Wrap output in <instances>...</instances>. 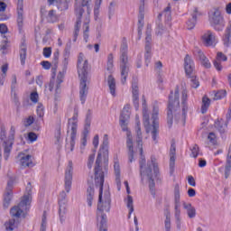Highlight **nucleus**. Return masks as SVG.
<instances>
[{"mask_svg":"<svg viewBox=\"0 0 231 231\" xmlns=\"http://www.w3.org/2000/svg\"><path fill=\"white\" fill-rule=\"evenodd\" d=\"M136 118L135 133H136V143L140 151L141 159L139 161L140 165V177L141 181L143 183V179L146 177L149 181V189L152 196H156V183L154 182V178L159 180L160 169L158 168V163H156V159L154 157L151 158V161H145V156L143 155V136L142 135V128L140 127V118L138 116Z\"/></svg>","mask_w":231,"mask_h":231,"instance_id":"f257e3e1","label":"nucleus"},{"mask_svg":"<svg viewBox=\"0 0 231 231\" xmlns=\"http://www.w3.org/2000/svg\"><path fill=\"white\" fill-rule=\"evenodd\" d=\"M187 90H182L181 97V106H182V114L178 113L180 111V89L178 87L175 88L174 97H172V91L171 92V96L169 97V104H168V112H167V124L169 127H172V120L175 122H180L181 120L185 123L187 119V113L189 111V106L187 105ZM172 113H175L172 115Z\"/></svg>","mask_w":231,"mask_h":231,"instance_id":"f03ea898","label":"nucleus"},{"mask_svg":"<svg viewBox=\"0 0 231 231\" xmlns=\"http://www.w3.org/2000/svg\"><path fill=\"white\" fill-rule=\"evenodd\" d=\"M89 63L84 60V53L80 52L78 57V75L79 79V100L81 104H86L89 87H88V69Z\"/></svg>","mask_w":231,"mask_h":231,"instance_id":"7ed1b4c3","label":"nucleus"},{"mask_svg":"<svg viewBox=\"0 0 231 231\" xmlns=\"http://www.w3.org/2000/svg\"><path fill=\"white\" fill-rule=\"evenodd\" d=\"M109 151V139L107 138V134H105L103 139V143L97 154L96 160V166H95V183L96 187H99V201H102V194L104 192V171H102V167L100 163H102V154L106 156L108 154Z\"/></svg>","mask_w":231,"mask_h":231,"instance_id":"20e7f679","label":"nucleus"},{"mask_svg":"<svg viewBox=\"0 0 231 231\" xmlns=\"http://www.w3.org/2000/svg\"><path fill=\"white\" fill-rule=\"evenodd\" d=\"M142 102L143 120V125L146 129V133H151L153 142H155V143H158V129H160V124L158 123V107L153 106V113L152 115V125L149 117V111L147 110V101L145 100V96L142 97Z\"/></svg>","mask_w":231,"mask_h":231,"instance_id":"39448f33","label":"nucleus"},{"mask_svg":"<svg viewBox=\"0 0 231 231\" xmlns=\"http://www.w3.org/2000/svg\"><path fill=\"white\" fill-rule=\"evenodd\" d=\"M129 118H131V112H129V105L125 106L123 108L120 117L119 124L122 128V131L127 132L126 136V145L128 147V160L129 163H133V160H134V150L133 147V135L131 132L128 131L127 125L129 124Z\"/></svg>","mask_w":231,"mask_h":231,"instance_id":"423d86ee","label":"nucleus"},{"mask_svg":"<svg viewBox=\"0 0 231 231\" xmlns=\"http://www.w3.org/2000/svg\"><path fill=\"white\" fill-rule=\"evenodd\" d=\"M32 182H28L25 188V194L22 198V200L17 206H14L11 208L10 214L12 217H26L25 212L30 210V203H32Z\"/></svg>","mask_w":231,"mask_h":231,"instance_id":"0eeeda50","label":"nucleus"},{"mask_svg":"<svg viewBox=\"0 0 231 231\" xmlns=\"http://www.w3.org/2000/svg\"><path fill=\"white\" fill-rule=\"evenodd\" d=\"M111 208V198H109V192L105 193V201H100L98 198L97 219L99 231H107V215L104 212H109Z\"/></svg>","mask_w":231,"mask_h":231,"instance_id":"6e6552de","label":"nucleus"},{"mask_svg":"<svg viewBox=\"0 0 231 231\" xmlns=\"http://www.w3.org/2000/svg\"><path fill=\"white\" fill-rule=\"evenodd\" d=\"M127 39L123 38L120 47V71L122 84H125L129 75V57L127 56Z\"/></svg>","mask_w":231,"mask_h":231,"instance_id":"1a4fd4ad","label":"nucleus"},{"mask_svg":"<svg viewBox=\"0 0 231 231\" xmlns=\"http://www.w3.org/2000/svg\"><path fill=\"white\" fill-rule=\"evenodd\" d=\"M208 21L210 26H212L216 32H223V30H225V17H223L219 7L213 8L208 13Z\"/></svg>","mask_w":231,"mask_h":231,"instance_id":"9d476101","label":"nucleus"},{"mask_svg":"<svg viewBox=\"0 0 231 231\" xmlns=\"http://www.w3.org/2000/svg\"><path fill=\"white\" fill-rule=\"evenodd\" d=\"M184 69L187 77L190 79V86L197 89L199 88V81L198 80L197 77L193 74L194 73V60L189 54H187L184 58Z\"/></svg>","mask_w":231,"mask_h":231,"instance_id":"9b49d317","label":"nucleus"},{"mask_svg":"<svg viewBox=\"0 0 231 231\" xmlns=\"http://www.w3.org/2000/svg\"><path fill=\"white\" fill-rule=\"evenodd\" d=\"M79 120V112L75 110L74 115L72 118L69 119L68 127H70L71 134H70V152H73V150L75 149V140L77 138V128L79 127V125L77 124Z\"/></svg>","mask_w":231,"mask_h":231,"instance_id":"f8f14e48","label":"nucleus"},{"mask_svg":"<svg viewBox=\"0 0 231 231\" xmlns=\"http://www.w3.org/2000/svg\"><path fill=\"white\" fill-rule=\"evenodd\" d=\"M93 113L91 112V109H88L86 116L85 120V125H84V131H83V137L81 139V146L80 149H84L86 145L88 144V134H89V131L91 129V116Z\"/></svg>","mask_w":231,"mask_h":231,"instance_id":"ddd939ff","label":"nucleus"},{"mask_svg":"<svg viewBox=\"0 0 231 231\" xmlns=\"http://www.w3.org/2000/svg\"><path fill=\"white\" fill-rule=\"evenodd\" d=\"M14 136H15V127L11 126L8 141H5L2 144L4 147L5 160H8V158H10V152H12V147L14 145Z\"/></svg>","mask_w":231,"mask_h":231,"instance_id":"4468645a","label":"nucleus"},{"mask_svg":"<svg viewBox=\"0 0 231 231\" xmlns=\"http://www.w3.org/2000/svg\"><path fill=\"white\" fill-rule=\"evenodd\" d=\"M66 191H61L59 196V214H60V223H64L66 221V207L68 205V199H66Z\"/></svg>","mask_w":231,"mask_h":231,"instance_id":"2eb2a0df","label":"nucleus"},{"mask_svg":"<svg viewBox=\"0 0 231 231\" xmlns=\"http://www.w3.org/2000/svg\"><path fill=\"white\" fill-rule=\"evenodd\" d=\"M73 181V162L69 161L65 171V190L69 193L71 190V183Z\"/></svg>","mask_w":231,"mask_h":231,"instance_id":"dca6fc26","label":"nucleus"},{"mask_svg":"<svg viewBox=\"0 0 231 231\" xmlns=\"http://www.w3.org/2000/svg\"><path fill=\"white\" fill-rule=\"evenodd\" d=\"M24 0H17V26L19 32H23V26L24 25Z\"/></svg>","mask_w":231,"mask_h":231,"instance_id":"f3484780","label":"nucleus"},{"mask_svg":"<svg viewBox=\"0 0 231 231\" xmlns=\"http://www.w3.org/2000/svg\"><path fill=\"white\" fill-rule=\"evenodd\" d=\"M13 189L14 180H9L7 182L6 191L4 194V208H8L10 203H12V198L14 197V193L12 192Z\"/></svg>","mask_w":231,"mask_h":231,"instance_id":"a211bd4d","label":"nucleus"},{"mask_svg":"<svg viewBox=\"0 0 231 231\" xmlns=\"http://www.w3.org/2000/svg\"><path fill=\"white\" fill-rule=\"evenodd\" d=\"M76 14H77V22L75 24L73 42H77V39L79 37V32H80V25L82 24V16L84 15V14H86V10L82 8H78L76 10Z\"/></svg>","mask_w":231,"mask_h":231,"instance_id":"6ab92c4d","label":"nucleus"},{"mask_svg":"<svg viewBox=\"0 0 231 231\" xmlns=\"http://www.w3.org/2000/svg\"><path fill=\"white\" fill-rule=\"evenodd\" d=\"M194 55L199 60L201 66L206 68L207 69H209V68H212V64L210 63V60H208V58L205 56V53L202 52L200 49H195Z\"/></svg>","mask_w":231,"mask_h":231,"instance_id":"aec40b11","label":"nucleus"},{"mask_svg":"<svg viewBox=\"0 0 231 231\" xmlns=\"http://www.w3.org/2000/svg\"><path fill=\"white\" fill-rule=\"evenodd\" d=\"M201 40L204 46H214L216 44V34L212 31L208 30L201 36Z\"/></svg>","mask_w":231,"mask_h":231,"instance_id":"412c9836","label":"nucleus"},{"mask_svg":"<svg viewBox=\"0 0 231 231\" xmlns=\"http://www.w3.org/2000/svg\"><path fill=\"white\" fill-rule=\"evenodd\" d=\"M132 95H133V104L135 107V111H138V107H140V91L138 89V83H132Z\"/></svg>","mask_w":231,"mask_h":231,"instance_id":"4be33fe9","label":"nucleus"},{"mask_svg":"<svg viewBox=\"0 0 231 231\" xmlns=\"http://www.w3.org/2000/svg\"><path fill=\"white\" fill-rule=\"evenodd\" d=\"M71 51V40H69V42L66 44L65 49H64V53H63V57L64 60L62 61L63 64V70L61 73H66L67 69H68V64H69V51Z\"/></svg>","mask_w":231,"mask_h":231,"instance_id":"5701e85b","label":"nucleus"},{"mask_svg":"<svg viewBox=\"0 0 231 231\" xmlns=\"http://www.w3.org/2000/svg\"><path fill=\"white\" fill-rule=\"evenodd\" d=\"M15 89H17V77L13 76V80L11 84V94L13 95V102L16 106V107H19L21 106V102L19 101V97L17 96V92H15Z\"/></svg>","mask_w":231,"mask_h":231,"instance_id":"b1692460","label":"nucleus"},{"mask_svg":"<svg viewBox=\"0 0 231 231\" xmlns=\"http://www.w3.org/2000/svg\"><path fill=\"white\" fill-rule=\"evenodd\" d=\"M20 163L22 167H33V162L32 161V155L21 152L18 154Z\"/></svg>","mask_w":231,"mask_h":231,"instance_id":"393cba45","label":"nucleus"},{"mask_svg":"<svg viewBox=\"0 0 231 231\" xmlns=\"http://www.w3.org/2000/svg\"><path fill=\"white\" fill-rule=\"evenodd\" d=\"M221 60H223V62H226L228 60V58L226 57V55L223 54V52H217V59L213 61V66L217 71H221V69H223Z\"/></svg>","mask_w":231,"mask_h":231,"instance_id":"a878e982","label":"nucleus"},{"mask_svg":"<svg viewBox=\"0 0 231 231\" xmlns=\"http://www.w3.org/2000/svg\"><path fill=\"white\" fill-rule=\"evenodd\" d=\"M114 171L116 175V183L117 185L118 190H120V187H122V181L120 180V163L118 162L117 157L114 159Z\"/></svg>","mask_w":231,"mask_h":231,"instance_id":"bb28decb","label":"nucleus"},{"mask_svg":"<svg viewBox=\"0 0 231 231\" xmlns=\"http://www.w3.org/2000/svg\"><path fill=\"white\" fill-rule=\"evenodd\" d=\"M87 203L88 207H93V199H95V188L93 187V183L88 182V187L87 189Z\"/></svg>","mask_w":231,"mask_h":231,"instance_id":"cd10ccee","label":"nucleus"},{"mask_svg":"<svg viewBox=\"0 0 231 231\" xmlns=\"http://www.w3.org/2000/svg\"><path fill=\"white\" fill-rule=\"evenodd\" d=\"M198 21V7H195L193 14H191V19L187 22L188 30H194L196 27V23Z\"/></svg>","mask_w":231,"mask_h":231,"instance_id":"c85d7f7f","label":"nucleus"},{"mask_svg":"<svg viewBox=\"0 0 231 231\" xmlns=\"http://www.w3.org/2000/svg\"><path fill=\"white\" fill-rule=\"evenodd\" d=\"M107 84L112 97H116V80L113 75L108 76Z\"/></svg>","mask_w":231,"mask_h":231,"instance_id":"c756f323","label":"nucleus"},{"mask_svg":"<svg viewBox=\"0 0 231 231\" xmlns=\"http://www.w3.org/2000/svg\"><path fill=\"white\" fill-rule=\"evenodd\" d=\"M89 14H88L84 20V32H83V39L86 42H88V39H89Z\"/></svg>","mask_w":231,"mask_h":231,"instance_id":"7c9ffc66","label":"nucleus"},{"mask_svg":"<svg viewBox=\"0 0 231 231\" xmlns=\"http://www.w3.org/2000/svg\"><path fill=\"white\" fill-rule=\"evenodd\" d=\"M145 19V0L140 1L138 23L144 22Z\"/></svg>","mask_w":231,"mask_h":231,"instance_id":"2f4dec72","label":"nucleus"},{"mask_svg":"<svg viewBox=\"0 0 231 231\" xmlns=\"http://www.w3.org/2000/svg\"><path fill=\"white\" fill-rule=\"evenodd\" d=\"M183 207L185 210H187L188 217L189 219H193V217H196V208L192 207V204L190 203H184Z\"/></svg>","mask_w":231,"mask_h":231,"instance_id":"473e14b6","label":"nucleus"},{"mask_svg":"<svg viewBox=\"0 0 231 231\" xmlns=\"http://www.w3.org/2000/svg\"><path fill=\"white\" fill-rule=\"evenodd\" d=\"M174 200H175V206L174 210H180V185L176 184L174 188Z\"/></svg>","mask_w":231,"mask_h":231,"instance_id":"72a5a7b5","label":"nucleus"},{"mask_svg":"<svg viewBox=\"0 0 231 231\" xmlns=\"http://www.w3.org/2000/svg\"><path fill=\"white\" fill-rule=\"evenodd\" d=\"M171 8V5H168V6L164 8L163 12L158 14L159 21H162V17H163V15L167 21H171V19H172Z\"/></svg>","mask_w":231,"mask_h":231,"instance_id":"f704fd0d","label":"nucleus"},{"mask_svg":"<svg viewBox=\"0 0 231 231\" xmlns=\"http://www.w3.org/2000/svg\"><path fill=\"white\" fill-rule=\"evenodd\" d=\"M89 3H91V0H82L81 5L76 8V16H77V10H79V8H82V10H84V8L87 7V11L85 13V19L87 15H88V19H90L89 15L91 14V9L89 8Z\"/></svg>","mask_w":231,"mask_h":231,"instance_id":"c9c22d12","label":"nucleus"},{"mask_svg":"<svg viewBox=\"0 0 231 231\" xmlns=\"http://www.w3.org/2000/svg\"><path fill=\"white\" fill-rule=\"evenodd\" d=\"M223 42L225 46H231V25L226 28Z\"/></svg>","mask_w":231,"mask_h":231,"instance_id":"e433bc0d","label":"nucleus"},{"mask_svg":"<svg viewBox=\"0 0 231 231\" xmlns=\"http://www.w3.org/2000/svg\"><path fill=\"white\" fill-rule=\"evenodd\" d=\"M26 44L23 42L21 44V49H20V60H21V64L22 66H24L26 64Z\"/></svg>","mask_w":231,"mask_h":231,"instance_id":"4c0bfd02","label":"nucleus"},{"mask_svg":"<svg viewBox=\"0 0 231 231\" xmlns=\"http://www.w3.org/2000/svg\"><path fill=\"white\" fill-rule=\"evenodd\" d=\"M208 107H210V98H208L207 96H204L202 97V106H201L202 115H205V113L208 111Z\"/></svg>","mask_w":231,"mask_h":231,"instance_id":"58836bf2","label":"nucleus"},{"mask_svg":"<svg viewBox=\"0 0 231 231\" xmlns=\"http://www.w3.org/2000/svg\"><path fill=\"white\" fill-rule=\"evenodd\" d=\"M152 28L151 27V24H148L146 27L145 32V46H151V41H152Z\"/></svg>","mask_w":231,"mask_h":231,"instance_id":"ea45409f","label":"nucleus"},{"mask_svg":"<svg viewBox=\"0 0 231 231\" xmlns=\"http://www.w3.org/2000/svg\"><path fill=\"white\" fill-rule=\"evenodd\" d=\"M126 207H127V208H129L128 219H131V214H133V212H134V200H133V197H131V195L127 196Z\"/></svg>","mask_w":231,"mask_h":231,"instance_id":"a19ab883","label":"nucleus"},{"mask_svg":"<svg viewBox=\"0 0 231 231\" xmlns=\"http://www.w3.org/2000/svg\"><path fill=\"white\" fill-rule=\"evenodd\" d=\"M144 50H145L144 59H145L146 66H149V62H151V57H152L151 51L152 50V47L149 45H145Z\"/></svg>","mask_w":231,"mask_h":231,"instance_id":"79ce46f5","label":"nucleus"},{"mask_svg":"<svg viewBox=\"0 0 231 231\" xmlns=\"http://www.w3.org/2000/svg\"><path fill=\"white\" fill-rule=\"evenodd\" d=\"M175 221L177 225L178 230H181V210L180 209H175Z\"/></svg>","mask_w":231,"mask_h":231,"instance_id":"37998d69","label":"nucleus"},{"mask_svg":"<svg viewBox=\"0 0 231 231\" xmlns=\"http://www.w3.org/2000/svg\"><path fill=\"white\" fill-rule=\"evenodd\" d=\"M115 57L113 56V53L108 54L107 56V62H106V69L111 73L113 71V68H115V65L113 64Z\"/></svg>","mask_w":231,"mask_h":231,"instance_id":"c03bdc74","label":"nucleus"},{"mask_svg":"<svg viewBox=\"0 0 231 231\" xmlns=\"http://www.w3.org/2000/svg\"><path fill=\"white\" fill-rule=\"evenodd\" d=\"M59 18L57 17V14L55 13V10L49 11V14L47 15V21L48 23H57Z\"/></svg>","mask_w":231,"mask_h":231,"instance_id":"a18cd8bd","label":"nucleus"},{"mask_svg":"<svg viewBox=\"0 0 231 231\" xmlns=\"http://www.w3.org/2000/svg\"><path fill=\"white\" fill-rule=\"evenodd\" d=\"M64 79V73H62V71H60L58 76H57V82H56V93H59V89H60V84L63 82Z\"/></svg>","mask_w":231,"mask_h":231,"instance_id":"49530a36","label":"nucleus"},{"mask_svg":"<svg viewBox=\"0 0 231 231\" xmlns=\"http://www.w3.org/2000/svg\"><path fill=\"white\" fill-rule=\"evenodd\" d=\"M215 127L220 133V134H225V126L223 125V119H217L215 122Z\"/></svg>","mask_w":231,"mask_h":231,"instance_id":"de8ad7c7","label":"nucleus"},{"mask_svg":"<svg viewBox=\"0 0 231 231\" xmlns=\"http://www.w3.org/2000/svg\"><path fill=\"white\" fill-rule=\"evenodd\" d=\"M175 165H176V155H170V174H174Z\"/></svg>","mask_w":231,"mask_h":231,"instance_id":"09e8293b","label":"nucleus"},{"mask_svg":"<svg viewBox=\"0 0 231 231\" xmlns=\"http://www.w3.org/2000/svg\"><path fill=\"white\" fill-rule=\"evenodd\" d=\"M5 229L7 231H13L14 226H15V220L14 218L9 219L7 222L5 223Z\"/></svg>","mask_w":231,"mask_h":231,"instance_id":"8fccbe9b","label":"nucleus"},{"mask_svg":"<svg viewBox=\"0 0 231 231\" xmlns=\"http://www.w3.org/2000/svg\"><path fill=\"white\" fill-rule=\"evenodd\" d=\"M69 5L68 0H60L58 4V10H60V12H63L64 10H68Z\"/></svg>","mask_w":231,"mask_h":231,"instance_id":"3c124183","label":"nucleus"},{"mask_svg":"<svg viewBox=\"0 0 231 231\" xmlns=\"http://www.w3.org/2000/svg\"><path fill=\"white\" fill-rule=\"evenodd\" d=\"M208 140L212 145H217V137L216 136V134L214 132L208 134Z\"/></svg>","mask_w":231,"mask_h":231,"instance_id":"603ef678","label":"nucleus"},{"mask_svg":"<svg viewBox=\"0 0 231 231\" xmlns=\"http://www.w3.org/2000/svg\"><path fill=\"white\" fill-rule=\"evenodd\" d=\"M164 226L166 231H171V212L166 214V218L164 221Z\"/></svg>","mask_w":231,"mask_h":231,"instance_id":"864d4df0","label":"nucleus"},{"mask_svg":"<svg viewBox=\"0 0 231 231\" xmlns=\"http://www.w3.org/2000/svg\"><path fill=\"white\" fill-rule=\"evenodd\" d=\"M226 97V90H219L215 94L214 100H221Z\"/></svg>","mask_w":231,"mask_h":231,"instance_id":"5fc2aeb1","label":"nucleus"},{"mask_svg":"<svg viewBox=\"0 0 231 231\" xmlns=\"http://www.w3.org/2000/svg\"><path fill=\"white\" fill-rule=\"evenodd\" d=\"M199 154V146L198 144H194L191 149V156L192 158H198Z\"/></svg>","mask_w":231,"mask_h":231,"instance_id":"6e6d98bb","label":"nucleus"},{"mask_svg":"<svg viewBox=\"0 0 231 231\" xmlns=\"http://www.w3.org/2000/svg\"><path fill=\"white\" fill-rule=\"evenodd\" d=\"M59 55H60V52L59 49H56L55 51L53 52V57H52V64L56 66V64H59Z\"/></svg>","mask_w":231,"mask_h":231,"instance_id":"4d7b16f0","label":"nucleus"},{"mask_svg":"<svg viewBox=\"0 0 231 231\" xmlns=\"http://www.w3.org/2000/svg\"><path fill=\"white\" fill-rule=\"evenodd\" d=\"M0 140L2 142V145L4 142L8 141V139H6V129L4 126L1 127Z\"/></svg>","mask_w":231,"mask_h":231,"instance_id":"13d9d810","label":"nucleus"},{"mask_svg":"<svg viewBox=\"0 0 231 231\" xmlns=\"http://www.w3.org/2000/svg\"><path fill=\"white\" fill-rule=\"evenodd\" d=\"M36 113L40 118L44 116V106H42V104L38 105Z\"/></svg>","mask_w":231,"mask_h":231,"instance_id":"bf43d9fd","label":"nucleus"},{"mask_svg":"<svg viewBox=\"0 0 231 231\" xmlns=\"http://www.w3.org/2000/svg\"><path fill=\"white\" fill-rule=\"evenodd\" d=\"M163 32H165V27L163 26V23H157L156 35H163Z\"/></svg>","mask_w":231,"mask_h":231,"instance_id":"052dcab7","label":"nucleus"},{"mask_svg":"<svg viewBox=\"0 0 231 231\" xmlns=\"http://www.w3.org/2000/svg\"><path fill=\"white\" fill-rule=\"evenodd\" d=\"M43 57L50 59L51 57V47L43 48Z\"/></svg>","mask_w":231,"mask_h":231,"instance_id":"680f3d73","label":"nucleus"},{"mask_svg":"<svg viewBox=\"0 0 231 231\" xmlns=\"http://www.w3.org/2000/svg\"><path fill=\"white\" fill-rule=\"evenodd\" d=\"M30 98L32 102L37 104V102H39V94L37 92H32Z\"/></svg>","mask_w":231,"mask_h":231,"instance_id":"e2e57ef3","label":"nucleus"},{"mask_svg":"<svg viewBox=\"0 0 231 231\" xmlns=\"http://www.w3.org/2000/svg\"><path fill=\"white\" fill-rule=\"evenodd\" d=\"M144 24H145L144 22L138 23V38H137L138 41L142 39V30H143Z\"/></svg>","mask_w":231,"mask_h":231,"instance_id":"0e129e2a","label":"nucleus"},{"mask_svg":"<svg viewBox=\"0 0 231 231\" xmlns=\"http://www.w3.org/2000/svg\"><path fill=\"white\" fill-rule=\"evenodd\" d=\"M3 44L0 46V50H6L8 48V38L4 35V40L2 41Z\"/></svg>","mask_w":231,"mask_h":231,"instance_id":"69168bd1","label":"nucleus"},{"mask_svg":"<svg viewBox=\"0 0 231 231\" xmlns=\"http://www.w3.org/2000/svg\"><path fill=\"white\" fill-rule=\"evenodd\" d=\"M41 65L42 66L43 69H50L51 68V62L48 60L42 61Z\"/></svg>","mask_w":231,"mask_h":231,"instance_id":"338daca9","label":"nucleus"},{"mask_svg":"<svg viewBox=\"0 0 231 231\" xmlns=\"http://www.w3.org/2000/svg\"><path fill=\"white\" fill-rule=\"evenodd\" d=\"M28 139L30 140V142H35L37 140V134L30 132L28 134Z\"/></svg>","mask_w":231,"mask_h":231,"instance_id":"774afa93","label":"nucleus"}]
</instances>
